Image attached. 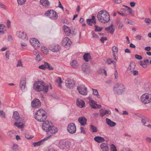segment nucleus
I'll return each mask as SVG.
<instances>
[{"mask_svg": "<svg viewBox=\"0 0 151 151\" xmlns=\"http://www.w3.org/2000/svg\"><path fill=\"white\" fill-rule=\"evenodd\" d=\"M100 115L102 116L103 117L104 116L105 114V113L104 112L103 110V109H101L100 110Z\"/></svg>", "mask_w": 151, "mask_h": 151, "instance_id": "603ef678", "label": "nucleus"}, {"mask_svg": "<svg viewBox=\"0 0 151 151\" xmlns=\"http://www.w3.org/2000/svg\"><path fill=\"white\" fill-rule=\"evenodd\" d=\"M99 21L103 24L107 23L110 20L109 13L105 10H101L98 12L97 15Z\"/></svg>", "mask_w": 151, "mask_h": 151, "instance_id": "f03ea898", "label": "nucleus"}, {"mask_svg": "<svg viewBox=\"0 0 151 151\" xmlns=\"http://www.w3.org/2000/svg\"><path fill=\"white\" fill-rule=\"evenodd\" d=\"M142 37V36L140 35H138L135 37V38L138 40H140Z\"/></svg>", "mask_w": 151, "mask_h": 151, "instance_id": "338daca9", "label": "nucleus"}, {"mask_svg": "<svg viewBox=\"0 0 151 151\" xmlns=\"http://www.w3.org/2000/svg\"><path fill=\"white\" fill-rule=\"evenodd\" d=\"M8 135L11 138H12L13 136H14V134L11 132H8Z\"/></svg>", "mask_w": 151, "mask_h": 151, "instance_id": "5fc2aeb1", "label": "nucleus"}, {"mask_svg": "<svg viewBox=\"0 0 151 151\" xmlns=\"http://www.w3.org/2000/svg\"><path fill=\"white\" fill-rule=\"evenodd\" d=\"M127 10L128 11V12L130 14H132V9L131 8H130V7L128 8V9H127Z\"/></svg>", "mask_w": 151, "mask_h": 151, "instance_id": "774afa93", "label": "nucleus"}, {"mask_svg": "<svg viewBox=\"0 0 151 151\" xmlns=\"http://www.w3.org/2000/svg\"><path fill=\"white\" fill-rule=\"evenodd\" d=\"M33 39L37 40V42L36 44H33L32 45L34 46V47H35L36 48H38L40 46V42L38 41L37 39L35 38H33Z\"/></svg>", "mask_w": 151, "mask_h": 151, "instance_id": "58836bf2", "label": "nucleus"}, {"mask_svg": "<svg viewBox=\"0 0 151 151\" xmlns=\"http://www.w3.org/2000/svg\"><path fill=\"white\" fill-rule=\"evenodd\" d=\"M76 103L77 106L81 108L83 107L85 105L84 101L81 99H77Z\"/></svg>", "mask_w": 151, "mask_h": 151, "instance_id": "aec40b11", "label": "nucleus"}, {"mask_svg": "<svg viewBox=\"0 0 151 151\" xmlns=\"http://www.w3.org/2000/svg\"><path fill=\"white\" fill-rule=\"evenodd\" d=\"M22 64L21 60H19L18 62V64L17 65V66H22Z\"/></svg>", "mask_w": 151, "mask_h": 151, "instance_id": "0e129e2a", "label": "nucleus"}, {"mask_svg": "<svg viewBox=\"0 0 151 151\" xmlns=\"http://www.w3.org/2000/svg\"><path fill=\"white\" fill-rule=\"evenodd\" d=\"M35 59L38 62H39L41 60V58L40 57L39 54H38V55H37Z\"/></svg>", "mask_w": 151, "mask_h": 151, "instance_id": "09e8293b", "label": "nucleus"}, {"mask_svg": "<svg viewBox=\"0 0 151 151\" xmlns=\"http://www.w3.org/2000/svg\"><path fill=\"white\" fill-rule=\"evenodd\" d=\"M135 64L134 62H131L128 68L127 71H130L131 72H133L135 69Z\"/></svg>", "mask_w": 151, "mask_h": 151, "instance_id": "b1692460", "label": "nucleus"}, {"mask_svg": "<svg viewBox=\"0 0 151 151\" xmlns=\"http://www.w3.org/2000/svg\"><path fill=\"white\" fill-rule=\"evenodd\" d=\"M65 82L66 86L68 88H72L74 86V83L73 81L69 79H68Z\"/></svg>", "mask_w": 151, "mask_h": 151, "instance_id": "2eb2a0df", "label": "nucleus"}, {"mask_svg": "<svg viewBox=\"0 0 151 151\" xmlns=\"http://www.w3.org/2000/svg\"><path fill=\"white\" fill-rule=\"evenodd\" d=\"M84 60L85 61L87 62L91 60V56L89 53H86L84 54L83 56Z\"/></svg>", "mask_w": 151, "mask_h": 151, "instance_id": "cd10ccee", "label": "nucleus"}, {"mask_svg": "<svg viewBox=\"0 0 151 151\" xmlns=\"http://www.w3.org/2000/svg\"><path fill=\"white\" fill-rule=\"evenodd\" d=\"M42 128L45 131L47 135H48L47 137L50 138L52 135L53 134L57 132L58 131V129L53 126H51L49 123V122L48 121H45L42 124Z\"/></svg>", "mask_w": 151, "mask_h": 151, "instance_id": "f257e3e1", "label": "nucleus"}, {"mask_svg": "<svg viewBox=\"0 0 151 151\" xmlns=\"http://www.w3.org/2000/svg\"><path fill=\"white\" fill-rule=\"evenodd\" d=\"M78 121L82 126H84L86 124L87 119L84 116L79 117Z\"/></svg>", "mask_w": 151, "mask_h": 151, "instance_id": "412c9836", "label": "nucleus"}, {"mask_svg": "<svg viewBox=\"0 0 151 151\" xmlns=\"http://www.w3.org/2000/svg\"><path fill=\"white\" fill-rule=\"evenodd\" d=\"M67 129L70 133H75L76 131V127L75 124L73 123L69 124L68 126Z\"/></svg>", "mask_w": 151, "mask_h": 151, "instance_id": "6e6552de", "label": "nucleus"}, {"mask_svg": "<svg viewBox=\"0 0 151 151\" xmlns=\"http://www.w3.org/2000/svg\"><path fill=\"white\" fill-rule=\"evenodd\" d=\"M49 48L53 52H57L60 49V47L58 44H52L49 46Z\"/></svg>", "mask_w": 151, "mask_h": 151, "instance_id": "ddd939ff", "label": "nucleus"}, {"mask_svg": "<svg viewBox=\"0 0 151 151\" xmlns=\"http://www.w3.org/2000/svg\"><path fill=\"white\" fill-rule=\"evenodd\" d=\"M90 129L93 132H96L97 131V128L93 125H90Z\"/></svg>", "mask_w": 151, "mask_h": 151, "instance_id": "ea45409f", "label": "nucleus"}, {"mask_svg": "<svg viewBox=\"0 0 151 151\" xmlns=\"http://www.w3.org/2000/svg\"><path fill=\"white\" fill-rule=\"evenodd\" d=\"M89 102L90 105L93 109H100L101 107V105L97 104L94 100H93L90 98H89Z\"/></svg>", "mask_w": 151, "mask_h": 151, "instance_id": "9b49d317", "label": "nucleus"}, {"mask_svg": "<svg viewBox=\"0 0 151 151\" xmlns=\"http://www.w3.org/2000/svg\"><path fill=\"white\" fill-rule=\"evenodd\" d=\"M17 35L18 37L21 38L22 39L26 40H27V38L26 34H24L23 32H17Z\"/></svg>", "mask_w": 151, "mask_h": 151, "instance_id": "a211bd4d", "label": "nucleus"}, {"mask_svg": "<svg viewBox=\"0 0 151 151\" xmlns=\"http://www.w3.org/2000/svg\"><path fill=\"white\" fill-rule=\"evenodd\" d=\"M25 137L28 139H32L33 137V136H29L28 134H26L25 135Z\"/></svg>", "mask_w": 151, "mask_h": 151, "instance_id": "3c124183", "label": "nucleus"}, {"mask_svg": "<svg viewBox=\"0 0 151 151\" xmlns=\"http://www.w3.org/2000/svg\"><path fill=\"white\" fill-rule=\"evenodd\" d=\"M107 38L106 37H101L100 40L102 42H104L105 40H106Z\"/></svg>", "mask_w": 151, "mask_h": 151, "instance_id": "13d9d810", "label": "nucleus"}, {"mask_svg": "<svg viewBox=\"0 0 151 151\" xmlns=\"http://www.w3.org/2000/svg\"><path fill=\"white\" fill-rule=\"evenodd\" d=\"M114 27V26L113 25V24H111L109 26L105 28V30L106 31H108L111 34H113L115 29L114 28H113Z\"/></svg>", "mask_w": 151, "mask_h": 151, "instance_id": "393cba45", "label": "nucleus"}, {"mask_svg": "<svg viewBox=\"0 0 151 151\" xmlns=\"http://www.w3.org/2000/svg\"><path fill=\"white\" fill-rule=\"evenodd\" d=\"M111 151H117L116 147L113 144H112L111 145Z\"/></svg>", "mask_w": 151, "mask_h": 151, "instance_id": "37998d69", "label": "nucleus"}, {"mask_svg": "<svg viewBox=\"0 0 151 151\" xmlns=\"http://www.w3.org/2000/svg\"><path fill=\"white\" fill-rule=\"evenodd\" d=\"M48 86L45 85L43 81H37L33 85V88L37 91H43L44 92L47 93L48 91Z\"/></svg>", "mask_w": 151, "mask_h": 151, "instance_id": "7ed1b4c3", "label": "nucleus"}, {"mask_svg": "<svg viewBox=\"0 0 151 151\" xmlns=\"http://www.w3.org/2000/svg\"><path fill=\"white\" fill-rule=\"evenodd\" d=\"M133 71V75L134 76L138 75V71L137 70H134Z\"/></svg>", "mask_w": 151, "mask_h": 151, "instance_id": "e2e57ef3", "label": "nucleus"}, {"mask_svg": "<svg viewBox=\"0 0 151 151\" xmlns=\"http://www.w3.org/2000/svg\"><path fill=\"white\" fill-rule=\"evenodd\" d=\"M58 146L61 149L68 150L70 149V143L68 141L60 140L58 142Z\"/></svg>", "mask_w": 151, "mask_h": 151, "instance_id": "20e7f679", "label": "nucleus"}, {"mask_svg": "<svg viewBox=\"0 0 151 151\" xmlns=\"http://www.w3.org/2000/svg\"><path fill=\"white\" fill-rule=\"evenodd\" d=\"M146 141L148 142L149 143H151V138L150 137H147L146 139Z\"/></svg>", "mask_w": 151, "mask_h": 151, "instance_id": "6e6d98bb", "label": "nucleus"}, {"mask_svg": "<svg viewBox=\"0 0 151 151\" xmlns=\"http://www.w3.org/2000/svg\"><path fill=\"white\" fill-rule=\"evenodd\" d=\"M5 30V27L3 24H0V34H4Z\"/></svg>", "mask_w": 151, "mask_h": 151, "instance_id": "473e14b6", "label": "nucleus"}, {"mask_svg": "<svg viewBox=\"0 0 151 151\" xmlns=\"http://www.w3.org/2000/svg\"><path fill=\"white\" fill-rule=\"evenodd\" d=\"M102 151H109V149L107 143H103L100 145Z\"/></svg>", "mask_w": 151, "mask_h": 151, "instance_id": "6ab92c4d", "label": "nucleus"}, {"mask_svg": "<svg viewBox=\"0 0 151 151\" xmlns=\"http://www.w3.org/2000/svg\"><path fill=\"white\" fill-rule=\"evenodd\" d=\"M113 1H114L115 3L119 4L121 3V0H112Z\"/></svg>", "mask_w": 151, "mask_h": 151, "instance_id": "680f3d73", "label": "nucleus"}, {"mask_svg": "<svg viewBox=\"0 0 151 151\" xmlns=\"http://www.w3.org/2000/svg\"><path fill=\"white\" fill-rule=\"evenodd\" d=\"M71 41L69 38L65 37L63 40L62 42V45L65 47H70L71 45Z\"/></svg>", "mask_w": 151, "mask_h": 151, "instance_id": "f8f14e48", "label": "nucleus"}, {"mask_svg": "<svg viewBox=\"0 0 151 151\" xmlns=\"http://www.w3.org/2000/svg\"><path fill=\"white\" fill-rule=\"evenodd\" d=\"M112 50L113 51V52L114 53L113 56L114 57H115V55L116 54L118 51V48L117 47L115 46H114L112 47Z\"/></svg>", "mask_w": 151, "mask_h": 151, "instance_id": "72a5a7b5", "label": "nucleus"}, {"mask_svg": "<svg viewBox=\"0 0 151 151\" xmlns=\"http://www.w3.org/2000/svg\"><path fill=\"white\" fill-rule=\"evenodd\" d=\"M92 90H93V94L95 95H98V92L97 90L93 89V88H92Z\"/></svg>", "mask_w": 151, "mask_h": 151, "instance_id": "864d4df0", "label": "nucleus"}, {"mask_svg": "<svg viewBox=\"0 0 151 151\" xmlns=\"http://www.w3.org/2000/svg\"><path fill=\"white\" fill-rule=\"evenodd\" d=\"M145 21L147 23H150L151 22V20L149 18L145 19Z\"/></svg>", "mask_w": 151, "mask_h": 151, "instance_id": "69168bd1", "label": "nucleus"}, {"mask_svg": "<svg viewBox=\"0 0 151 151\" xmlns=\"http://www.w3.org/2000/svg\"><path fill=\"white\" fill-rule=\"evenodd\" d=\"M95 31L96 32H100L103 29L102 27H100L96 25H95Z\"/></svg>", "mask_w": 151, "mask_h": 151, "instance_id": "c03bdc74", "label": "nucleus"}, {"mask_svg": "<svg viewBox=\"0 0 151 151\" xmlns=\"http://www.w3.org/2000/svg\"><path fill=\"white\" fill-rule=\"evenodd\" d=\"M56 82L58 83L59 87L61 88L62 87L60 83L62 82L61 81V79L60 77H58L56 80Z\"/></svg>", "mask_w": 151, "mask_h": 151, "instance_id": "a19ab883", "label": "nucleus"}, {"mask_svg": "<svg viewBox=\"0 0 151 151\" xmlns=\"http://www.w3.org/2000/svg\"><path fill=\"white\" fill-rule=\"evenodd\" d=\"M71 66L73 68H76L77 67L78 65L76 60H73L70 63Z\"/></svg>", "mask_w": 151, "mask_h": 151, "instance_id": "2f4dec72", "label": "nucleus"}, {"mask_svg": "<svg viewBox=\"0 0 151 151\" xmlns=\"http://www.w3.org/2000/svg\"><path fill=\"white\" fill-rule=\"evenodd\" d=\"M94 140L95 141L99 143H101L105 141V139L103 137L97 136L94 138Z\"/></svg>", "mask_w": 151, "mask_h": 151, "instance_id": "a878e982", "label": "nucleus"}, {"mask_svg": "<svg viewBox=\"0 0 151 151\" xmlns=\"http://www.w3.org/2000/svg\"><path fill=\"white\" fill-rule=\"evenodd\" d=\"M33 38H32L31 39V40L32 41V42H31V41H30V42L31 43H32V44H36L37 43V40H33Z\"/></svg>", "mask_w": 151, "mask_h": 151, "instance_id": "bf43d9fd", "label": "nucleus"}, {"mask_svg": "<svg viewBox=\"0 0 151 151\" xmlns=\"http://www.w3.org/2000/svg\"><path fill=\"white\" fill-rule=\"evenodd\" d=\"M106 121L107 124L110 127H113L116 124L115 122L111 121L108 118L106 119Z\"/></svg>", "mask_w": 151, "mask_h": 151, "instance_id": "bb28decb", "label": "nucleus"}, {"mask_svg": "<svg viewBox=\"0 0 151 151\" xmlns=\"http://www.w3.org/2000/svg\"><path fill=\"white\" fill-rule=\"evenodd\" d=\"M113 89L117 93L121 94L124 91L125 88L122 84L117 83L114 86Z\"/></svg>", "mask_w": 151, "mask_h": 151, "instance_id": "39448f33", "label": "nucleus"}, {"mask_svg": "<svg viewBox=\"0 0 151 151\" xmlns=\"http://www.w3.org/2000/svg\"><path fill=\"white\" fill-rule=\"evenodd\" d=\"M41 105L40 100L37 99H35L31 102V106L33 108H39Z\"/></svg>", "mask_w": 151, "mask_h": 151, "instance_id": "4468645a", "label": "nucleus"}, {"mask_svg": "<svg viewBox=\"0 0 151 151\" xmlns=\"http://www.w3.org/2000/svg\"><path fill=\"white\" fill-rule=\"evenodd\" d=\"M45 15L48 17L52 19H56L58 17V15L56 12L53 10L50 9L45 12Z\"/></svg>", "mask_w": 151, "mask_h": 151, "instance_id": "0eeeda50", "label": "nucleus"}, {"mask_svg": "<svg viewBox=\"0 0 151 151\" xmlns=\"http://www.w3.org/2000/svg\"><path fill=\"white\" fill-rule=\"evenodd\" d=\"M46 112L44 110L42 109H40L39 110L37 111L35 113V115L36 116V117L40 119L41 116H42L44 118V119L46 118Z\"/></svg>", "mask_w": 151, "mask_h": 151, "instance_id": "9d476101", "label": "nucleus"}, {"mask_svg": "<svg viewBox=\"0 0 151 151\" xmlns=\"http://www.w3.org/2000/svg\"><path fill=\"white\" fill-rule=\"evenodd\" d=\"M18 4L20 5H22L24 4L26 0H17Z\"/></svg>", "mask_w": 151, "mask_h": 151, "instance_id": "79ce46f5", "label": "nucleus"}, {"mask_svg": "<svg viewBox=\"0 0 151 151\" xmlns=\"http://www.w3.org/2000/svg\"><path fill=\"white\" fill-rule=\"evenodd\" d=\"M0 116L2 118H5V113L2 111L0 110Z\"/></svg>", "mask_w": 151, "mask_h": 151, "instance_id": "de8ad7c7", "label": "nucleus"}, {"mask_svg": "<svg viewBox=\"0 0 151 151\" xmlns=\"http://www.w3.org/2000/svg\"><path fill=\"white\" fill-rule=\"evenodd\" d=\"M77 89L81 94L85 96L87 95V89L84 86L81 85L80 86L77 87Z\"/></svg>", "mask_w": 151, "mask_h": 151, "instance_id": "1a4fd4ad", "label": "nucleus"}, {"mask_svg": "<svg viewBox=\"0 0 151 151\" xmlns=\"http://www.w3.org/2000/svg\"><path fill=\"white\" fill-rule=\"evenodd\" d=\"M0 6L2 8L4 9H6V7L1 2H0Z\"/></svg>", "mask_w": 151, "mask_h": 151, "instance_id": "052dcab7", "label": "nucleus"}, {"mask_svg": "<svg viewBox=\"0 0 151 151\" xmlns=\"http://www.w3.org/2000/svg\"><path fill=\"white\" fill-rule=\"evenodd\" d=\"M63 29L67 36H68L71 34V32L70 29L67 26L64 25L63 27Z\"/></svg>", "mask_w": 151, "mask_h": 151, "instance_id": "5701e85b", "label": "nucleus"}, {"mask_svg": "<svg viewBox=\"0 0 151 151\" xmlns=\"http://www.w3.org/2000/svg\"><path fill=\"white\" fill-rule=\"evenodd\" d=\"M40 3L44 6H49L50 3L48 0H40Z\"/></svg>", "mask_w": 151, "mask_h": 151, "instance_id": "c85d7f7f", "label": "nucleus"}, {"mask_svg": "<svg viewBox=\"0 0 151 151\" xmlns=\"http://www.w3.org/2000/svg\"><path fill=\"white\" fill-rule=\"evenodd\" d=\"M86 22L88 24L89 26H92L93 23V21L90 19H86Z\"/></svg>", "mask_w": 151, "mask_h": 151, "instance_id": "a18cd8bd", "label": "nucleus"}, {"mask_svg": "<svg viewBox=\"0 0 151 151\" xmlns=\"http://www.w3.org/2000/svg\"><path fill=\"white\" fill-rule=\"evenodd\" d=\"M141 101L145 104L151 102V94L145 93L143 94L140 97Z\"/></svg>", "mask_w": 151, "mask_h": 151, "instance_id": "423d86ee", "label": "nucleus"}, {"mask_svg": "<svg viewBox=\"0 0 151 151\" xmlns=\"http://www.w3.org/2000/svg\"><path fill=\"white\" fill-rule=\"evenodd\" d=\"M43 65H44L45 68H47L48 69L52 70L54 69V68L52 66H51L47 62H45L44 63Z\"/></svg>", "mask_w": 151, "mask_h": 151, "instance_id": "7c9ffc66", "label": "nucleus"}, {"mask_svg": "<svg viewBox=\"0 0 151 151\" xmlns=\"http://www.w3.org/2000/svg\"><path fill=\"white\" fill-rule=\"evenodd\" d=\"M82 70L83 72L86 74L89 73L91 71V70L89 67L85 65H82Z\"/></svg>", "mask_w": 151, "mask_h": 151, "instance_id": "f3484780", "label": "nucleus"}, {"mask_svg": "<svg viewBox=\"0 0 151 151\" xmlns=\"http://www.w3.org/2000/svg\"><path fill=\"white\" fill-rule=\"evenodd\" d=\"M36 117V116L35 115V119L37 120L38 121H39L40 122H43L44 121H45L46 119V118H47V116H46V118H45V119H44L43 118V117L44 118V117L42 116H40V119L38 118H37V117Z\"/></svg>", "mask_w": 151, "mask_h": 151, "instance_id": "c9c22d12", "label": "nucleus"}, {"mask_svg": "<svg viewBox=\"0 0 151 151\" xmlns=\"http://www.w3.org/2000/svg\"><path fill=\"white\" fill-rule=\"evenodd\" d=\"M148 120V119L147 117L144 116L142 117L141 119V121L142 122L143 124V125L144 126H145V124L146 123V122Z\"/></svg>", "mask_w": 151, "mask_h": 151, "instance_id": "4c0bfd02", "label": "nucleus"}, {"mask_svg": "<svg viewBox=\"0 0 151 151\" xmlns=\"http://www.w3.org/2000/svg\"><path fill=\"white\" fill-rule=\"evenodd\" d=\"M14 125L19 128H22L24 127V124L21 122H16L14 123Z\"/></svg>", "mask_w": 151, "mask_h": 151, "instance_id": "f704fd0d", "label": "nucleus"}, {"mask_svg": "<svg viewBox=\"0 0 151 151\" xmlns=\"http://www.w3.org/2000/svg\"><path fill=\"white\" fill-rule=\"evenodd\" d=\"M13 118L16 120L18 121L20 119V116L18 112L17 111H14L13 116Z\"/></svg>", "mask_w": 151, "mask_h": 151, "instance_id": "c756f323", "label": "nucleus"}, {"mask_svg": "<svg viewBox=\"0 0 151 151\" xmlns=\"http://www.w3.org/2000/svg\"><path fill=\"white\" fill-rule=\"evenodd\" d=\"M106 62L109 64H110L111 63H113L114 65V67L115 68H116V63L115 62L111 60L110 59H107L106 61Z\"/></svg>", "mask_w": 151, "mask_h": 151, "instance_id": "e433bc0d", "label": "nucleus"}, {"mask_svg": "<svg viewBox=\"0 0 151 151\" xmlns=\"http://www.w3.org/2000/svg\"><path fill=\"white\" fill-rule=\"evenodd\" d=\"M135 57L136 59L138 60H141L142 58V56L137 54H136L135 55Z\"/></svg>", "mask_w": 151, "mask_h": 151, "instance_id": "8fccbe9b", "label": "nucleus"}, {"mask_svg": "<svg viewBox=\"0 0 151 151\" xmlns=\"http://www.w3.org/2000/svg\"><path fill=\"white\" fill-rule=\"evenodd\" d=\"M50 138L48 137H46L44 139H43L40 141H39L38 142H34L32 143V145L35 147H37L40 145H42V142H44L45 140H47Z\"/></svg>", "mask_w": 151, "mask_h": 151, "instance_id": "4be33fe9", "label": "nucleus"}, {"mask_svg": "<svg viewBox=\"0 0 151 151\" xmlns=\"http://www.w3.org/2000/svg\"><path fill=\"white\" fill-rule=\"evenodd\" d=\"M26 79L24 78H21L19 84L20 88L22 90H24L26 87Z\"/></svg>", "mask_w": 151, "mask_h": 151, "instance_id": "dca6fc26", "label": "nucleus"}, {"mask_svg": "<svg viewBox=\"0 0 151 151\" xmlns=\"http://www.w3.org/2000/svg\"><path fill=\"white\" fill-rule=\"evenodd\" d=\"M18 145L16 144H14L13 146L11 148L14 151H16L18 150Z\"/></svg>", "mask_w": 151, "mask_h": 151, "instance_id": "49530a36", "label": "nucleus"}, {"mask_svg": "<svg viewBox=\"0 0 151 151\" xmlns=\"http://www.w3.org/2000/svg\"><path fill=\"white\" fill-rule=\"evenodd\" d=\"M92 37H93L95 38L96 39H97L98 38V37H99L96 34H95L93 32H92Z\"/></svg>", "mask_w": 151, "mask_h": 151, "instance_id": "4d7b16f0", "label": "nucleus"}]
</instances>
